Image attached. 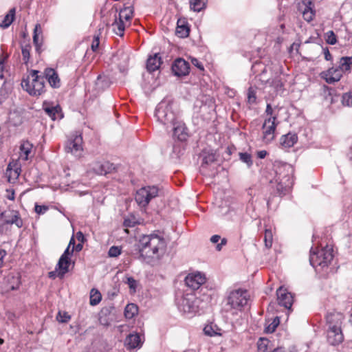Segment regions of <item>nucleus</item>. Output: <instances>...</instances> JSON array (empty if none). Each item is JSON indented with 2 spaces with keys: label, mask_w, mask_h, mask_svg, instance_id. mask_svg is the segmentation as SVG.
Returning <instances> with one entry per match:
<instances>
[{
  "label": "nucleus",
  "mask_w": 352,
  "mask_h": 352,
  "mask_svg": "<svg viewBox=\"0 0 352 352\" xmlns=\"http://www.w3.org/2000/svg\"><path fill=\"white\" fill-rule=\"evenodd\" d=\"M113 169V164L109 162L96 161L89 164V171L102 175L111 173Z\"/></svg>",
  "instance_id": "9d476101"
},
{
  "label": "nucleus",
  "mask_w": 352,
  "mask_h": 352,
  "mask_svg": "<svg viewBox=\"0 0 352 352\" xmlns=\"http://www.w3.org/2000/svg\"><path fill=\"white\" fill-rule=\"evenodd\" d=\"M127 284L130 289L135 290L137 286V281L133 277L127 278Z\"/></svg>",
  "instance_id": "603ef678"
},
{
  "label": "nucleus",
  "mask_w": 352,
  "mask_h": 352,
  "mask_svg": "<svg viewBox=\"0 0 352 352\" xmlns=\"http://www.w3.org/2000/svg\"><path fill=\"white\" fill-rule=\"evenodd\" d=\"M339 69L341 72H348L352 68V56L342 57L340 60Z\"/></svg>",
  "instance_id": "c85d7f7f"
},
{
  "label": "nucleus",
  "mask_w": 352,
  "mask_h": 352,
  "mask_svg": "<svg viewBox=\"0 0 352 352\" xmlns=\"http://www.w3.org/2000/svg\"><path fill=\"white\" fill-rule=\"evenodd\" d=\"M343 318V315L340 312H331L327 314L326 316L327 322L329 324V327H332V326L334 325L340 327Z\"/></svg>",
  "instance_id": "aec40b11"
},
{
  "label": "nucleus",
  "mask_w": 352,
  "mask_h": 352,
  "mask_svg": "<svg viewBox=\"0 0 352 352\" xmlns=\"http://www.w3.org/2000/svg\"><path fill=\"white\" fill-rule=\"evenodd\" d=\"M206 280L205 275L199 272L188 274L184 280L186 285L192 290L198 289Z\"/></svg>",
  "instance_id": "1a4fd4ad"
},
{
  "label": "nucleus",
  "mask_w": 352,
  "mask_h": 352,
  "mask_svg": "<svg viewBox=\"0 0 352 352\" xmlns=\"http://www.w3.org/2000/svg\"><path fill=\"white\" fill-rule=\"evenodd\" d=\"M279 322V318L276 317L273 321L265 327V331L267 333H273L278 326Z\"/></svg>",
  "instance_id": "a19ab883"
},
{
  "label": "nucleus",
  "mask_w": 352,
  "mask_h": 352,
  "mask_svg": "<svg viewBox=\"0 0 352 352\" xmlns=\"http://www.w3.org/2000/svg\"><path fill=\"white\" fill-rule=\"evenodd\" d=\"M75 239H74V236H72V238L70 239V241H69V245L67 247L70 248L72 247V253L74 252V247H75Z\"/></svg>",
  "instance_id": "680f3d73"
},
{
  "label": "nucleus",
  "mask_w": 352,
  "mask_h": 352,
  "mask_svg": "<svg viewBox=\"0 0 352 352\" xmlns=\"http://www.w3.org/2000/svg\"><path fill=\"white\" fill-rule=\"evenodd\" d=\"M76 238L78 241L83 242L84 241V235L81 232H78L76 233Z\"/></svg>",
  "instance_id": "69168bd1"
},
{
  "label": "nucleus",
  "mask_w": 352,
  "mask_h": 352,
  "mask_svg": "<svg viewBox=\"0 0 352 352\" xmlns=\"http://www.w3.org/2000/svg\"><path fill=\"white\" fill-rule=\"evenodd\" d=\"M113 31L118 36H123L125 29L124 22L119 20L116 16L115 21L112 24Z\"/></svg>",
  "instance_id": "7c9ffc66"
},
{
  "label": "nucleus",
  "mask_w": 352,
  "mask_h": 352,
  "mask_svg": "<svg viewBox=\"0 0 352 352\" xmlns=\"http://www.w3.org/2000/svg\"><path fill=\"white\" fill-rule=\"evenodd\" d=\"M273 235L271 230L266 229L264 234L265 246L267 248H270L272 245Z\"/></svg>",
  "instance_id": "58836bf2"
},
{
  "label": "nucleus",
  "mask_w": 352,
  "mask_h": 352,
  "mask_svg": "<svg viewBox=\"0 0 352 352\" xmlns=\"http://www.w3.org/2000/svg\"><path fill=\"white\" fill-rule=\"evenodd\" d=\"M344 340V336L340 326L334 325L329 327L327 341L331 345H338Z\"/></svg>",
  "instance_id": "f8f14e48"
},
{
  "label": "nucleus",
  "mask_w": 352,
  "mask_h": 352,
  "mask_svg": "<svg viewBox=\"0 0 352 352\" xmlns=\"http://www.w3.org/2000/svg\"><path fill=\"white\" fill-rule=\"evenodd\" d=\"M210 241L214 244L217 243L216 250L219 252L227 244V239L226 238L221 239V236L218 234L212 235Z\"/></svg>",
  "instance_id": "473e14b6"
},
{
  "label": "nucleus",
  "mask_w": 352,
  "mask_h": 352,
  "mask_svg": "<svg viewBox=\"0 0 352 352\" xmlns=\"http://www.w3.org/2000/svg\"><path fill=\"white\" fill-rule=\"evenodd\" d=\"M70 261V258L60 257L56 267V270L58 271V276L63 277L67 272H68Z\"/></svg>",
  "instance_id": "4be33fe9"
},
{
  "label": "nucleus",
  "mask_w": 352,
  "mask_h": 352,
  "mask_svg": "<svg viewBox=\"0 0 352 352\" xmlns=\"http://www.w3.org/2000/svg\"><path fill=\"white\" fill-rule=\"evenodd\" d=\"M38 72L32 70L28 78L23 79L21 82L22 87L32 96H39L44 91V77L39 76Z\"/></svg>",
  "instance_id": "39448f33"
},
{
  "label": "nucleus",
  "mask_w": 352,
  "mask_h": 352,
  "mask_svg": "<svg viewBox=\"0 0 352 352\" xmlns=\"http://www.w3.org/2000/svg\"><path fill=\"white\" fill-rule=\"evenodd\" d=\"M333 258V249L331 246L326 245L317 252L311 251L309 256L310 264L314 267H327Z\"/></svg>",
  "instance_id": "423d86ee"
},
{
  "label": "nucleus",
  "mask_w": 352,
  "mask_h": 352,
  "mask_svg": "<svg viewBox=\"0 0 352 352\" xmlns=\"http://www.w3.org/2000/svg\"><path fill=\"white\" fill-rule=\"evenodd\" d=\"M311 2L310 1H307V3H303V8L301 9L302 14L304 19L308 22L311 21L315 14L314 11L311 7Z\"/></svg>",
  "instance_id": "393cba45"
},
{
  "label": "nucleus",
  "mask_w": 352,
  "mask_h": 352,
  "mask_svg": "<svg viewBox=\"0 0 352 352\" xmlns=\"http://www.w3.org/2000/svg\"><path fill=\"white\" fill-rule=\"evenodd\" d=\"M42 45H43V43L37 44V45H34L36 51L38 54H41V52H42V49H41Z\"/></svg>",
  "instance_id": "338daca9"
},
{
  "label": "nucleus",
  "mask_w": 352,
  "mask_h": 352,
  "mask_svg": "<svg viewBox=\"0 0 352 352\" xmlns=\"http://www.w3.org/2000/svg\"><path fill=\"white\" fill-rule=\"evenodd\" d=\"M190 29L184 20L179 19L177 23L176 35L180 38H186L189 35Z\"/></svg>",
  "instance_id": "5701e85b"
},
{
  "label": "nucleus",
  "mask_w": 352,
  "mask_h": 352,
  "mask_svg": "<svg viewBox=\"0 0 352 352\" xmlns=\"http://www.w3.org/2000/svg\"><path fill=\"white\" fill-rule=\"evenodd\" d=\"M162 64L161 57L158 54H155L147 59L146 68L149 72L157 70Z\"/></svg>",
  "instance_id": "412c9836"
},
{
  "label": "nucleus",
  "mask_w": 352,
  "mask_h": 352,
  "mask_svg": "<svg viewBox=\"0 0 352 352\" xmlns=\"http://www.w3.org/2000/svg\"><path fill=\"white\" fill-rule=\"evenodd\" d=\"M72 254L73 253H72V250H70V248L67 247L66 250L64 251L63 254L60 256V257L70 258L69 256Z\"/></svg>",
  "instance_id": "bf43d9fd"
},
{
  "label": "nucleus",
  "mask_w": 352,
  "mask_h": 352,
  "mask_svg": "<svg viewBox=\"0 0 352 352\" xmlns=\"http://www.w3.org/2000/svg\"><path fill=\"white\" fill-rule=\"evenodd\" d=\"M6 252L3 250H0V267H1L3 263V258L6 256Z\"/></svg>",
  "instance_id": "0e129e2a"
},
{
  "label": "nucleus",
  "mask_w": 352,
  "mask_h": 352,
  "mask_svg": "<svg viewBox=\"0 0 352 352\" xmlns=\"http://www.w3.org/2000/svg\"><path fill=\"white\" fill-rule=\"evenodd\" d=\"M342 76V72L338 67H331L327 71L322 73V77L329 84H332L339 81Z\"/></svg>",
  "instance_id": "dca6fc26"
},
{
  "label": "nucleus",
  "mask_w": 352,
  "mask_h": 352,
  "mask_svg": "<svg viewBox=\"0 0 352 352\" xmlns=\"http://www.w3.org/2000/svg\"><path fill=\"white\" fill-rule=\"evenodd\" d=\"M138 313V307L133 303L128 304L124 309V316L127 319L133 318Z\"/></svg>",
  "instance_id": "72a5a7b5"
},
{
  "label": "nucleus",
  "mask_w": 352,
  "mask_h": 352,
  "mask_svg": "<svg viewBox=\"0 0 352 352\" xmlns=\"http://www.w3.org/2000/svg\"><path fill=\"white\" fill-rule=\"evenodd\" d=\"M180 152V144L179 142L173 144V153L175 154L177 157L179 156Z\"/></svg>",
  "instance_id": "13d9d810"
},
{
  "label": "nucleus",
  "mask_w": 352,
  "mask_h": 352,
  "mask_svg": "<svg viewBox=\"0 0 352 352\" xmlns=\"http://www.w3.org/2000/svg\"><path fill=\"white\" fill-rule=\"evenodd\" d=\"M158 194L159 188L157 186H144L136 191L135 200L140 207L145 208L153 199L158 196Z\"/></svg>",
  "instance_id": "0eeeda50"
},
{
  "label": "nucleus",
  "mask_w": 352,
  "mask_h": 352,
  "mask_svg": "<svg viewBox=\"0 0 352 352\" xmlns=\"http://www.w3.org/2000/svg\"><path fill=\"white\" fill-rule=\"evenodd\" d=\"M140 336L137 333H131L125 339L124 344L128 349L140 348L142 346Z\"/></svg>",
  "instance_id": "a211bd4d"
},
{
  "label": "nucleus",
  "mask_w": 352,
  "mask_h": 352,
  "mask_svg": "<svg viewBox=\"0 0 352 352\" xmlns=\"http://www.w3.org/2000/svg\"><path fill=\"white\" fill-rule=\"evenodd\" d=\"M41 33L42 30L41 25L37 23L34 29L33 43L34 45L43 43L42 37L39 38V34H41Z\"/></svg>",
  "instance_id": "4c0bfd02"
},
{
  "label": "nucleus",
  "mask_w": 352,
  "mask_h": 352,
  "mask_svg": "<svg viewBox=\"0 0 352 352\" xmlns=\"http://www.w3.org/2000/svg\"><path fill=\"white\" fill-rule=\"evenodd\" d=\"M166 246L164 239L155 234L142 236L139 241V252L144 259L158 258L164 252Z\"/></svg>",
  "instance_id": "7ed1b4c3"
},
{
  "label": "nucleus",
  "mask_w": 352,
  "mask_h": 352,
  "mask_svg": "<svg viewBox=\"0 0 352 352\" xmlns=\"http://www.w3.org/2000/svg\"><path fill=\"white\" fill-rule=\"evenodd\" d=\"M102 299L100 293L96 289H92L90 292V305L95 306L98 305Z\"/></svg>",
  "instance_id": "c9c22d12"
},
{
  "label": "nucleus",
  "mask_w": 352,
  "mask_h": 352,
  "mask_svg": "<svg viewBox=\"0 0 352 352\" xmlns=\"http://www.w3.org/2000/svg\"><path fill=\"white\" fill-rule=\"evenodd\" d=\"M275 176L270 180L272 188H275L276 194L285 195L294 184V168L287 163L276 162L274 166Z\"/></svg>",
  "instance_id": "f03ea898"
},
{
  "label": "nucleus",
  "mask_w": 352,
  "mask_h": 352,
  "mask_svg": "<svg viewBox=\"0 0 352 352\" xmlns=\"http://www.w3.org/2000/svg\"><path fill=\"white\" fill-rule=\"evenodd\" d=\"M265 113H267V115L270 116V117L274 116V115H273V109H272V107L270 104H267ZM274 116H276L274 115Z\"/></svg>",
  "instance_id": "052dcab7"
},
{
  "label": "nucleus",
  "mask_w": 352,
  "mask_h": 352,
  "mask_svg": "<svg viewBox=\"0 0 352 352\" xmlns=\"http://www.w3.org/2000/svg\"><path fill=\"white\" fill-rule=\"evenodd\" d=\"M267 154V151L263 150V151H260L258 152L257 156L260 159H263L266 157Z\"/></svg>",
  "instance_id": "e2e57ef3"
},
{
  "label": "nucleus",
  "mask_w": 352,
  "mask_h": 352,
  "mask_svg": "<svg viewBox=\"0 0 352 352\" xmlns=\"http://www.w3.org/2000/svg\"><path fill=\"white\" fill-rule=\"evenodd\" d=\"M256 97L254 90L250 87L248 91V102L250 104L256 102Z\"/></svg>",
  "instance_id": "49530a36"
},
{
  "label": "nucleus",
  "mask_w": 352,
  "mask_h": 352,
  "mask_svg": "<svg viewBox=\"0 0 352 352\" xmlns=\"http://www.w3.org/2000/svg\"><path fill=\"white\" fill-rule=\"evenodd\" d=\"M133 14V8L131 6L124 7L120 10L118 19L121 21H129L132 18Z\"/></svg>",
  "instance_id": "bb28decb"
},
{
  "label": "nucleus",
  "mask_w": 352,
  "mask_h": 352,
  "mask_svg": "<svg viewBox=\"0 0 352 352\" xmlns=\"http://www.w3.org/2000/svg\"><path fill=\"white\" fill-rule=\"evenodd\" d=\"M32 47L30 44H26L21 47V53L24 64L27 65L30 58V51Z\"/></svg>",
  "instance_id": "e433bc0d"
},
{
  "label": "nucleus",
  "mask_w": 352,
  "mask_h": 352,
  "mask_svg": "<svg viewBox=\"0 0 352 352\" xmlns=\"http://www.w3.org/2000/svg\"><path fill=\"white\" fill-rule=\"evenodd\" d=\"M200 157L201 158L202 168L209 164H211L216 160L215 155L212 153L203 152L201 154Z\"/></svg>",
  "instance_id": "2f4dec72"
},
{
  "label": "nucleus",
  "mask_w": 352,
  "mask_h": 352,
  "mask_svg": "<svg viewBox=\"0 0 352 352\" xmlns=\"http://www.w3.org/2000/svg\"><path fill=\"white\" fill-rule=\"evenodd\" d=\"M324 58L327 60H329L331 59V55L328 50H326V51L324 52Z\"/></svg>",
  "instance_id": "774afa93"
},
{
  "label": "nucleus",
  "mask_w": 352,
  "mask_h": 352,
  "mask_svg": "<svg viewBox=\"0 0 352 352\" xmlns=\"http://www.w3.org/2000/svg\"><path fill=\"white\" fill-rule=\"evenodd\" d=\"M276 116L270 117L265 120L262 126L263 140L268 143L272 141L275 137L276 128L278 124Z\"/></svg>",
  "instance_id": "6e6552de"
},
{
  "label": "nucleus",
  "mask_w": 352,
  "mask_h": 352,
  "mask_svg": "<svg viewBox=\"0 0 352 352\" xmlns=\"http://www.w3.org/2000/svg\"><path fill=\"white\" fill-rule=\"evenodd\" d=\"M48 210V207L46 206H35V212L39 214H44Z\"/></svg>",
  "instance_id": "864d4df0"
},
{
  "label": "nucleus",
  "mask_w": 352,
  "mask_h": 352,
  "mask_svg": "<svg viewBox=\"0 0 352 352\" xmlns=\"http://www.w3.org/2000/svg\"><path fill=\"white\" fill-rule=\"evenodd\" d=\"M45 76L52 87L58 88L60 87V78L54 69L47 68L45 70Z\"/></svg>",
  "instance_id": "6ab92c4d"
},
{
  "label": "nucleus",
  "mask_w": 352,
  "mask_h": 352,
  "mask_svg": "<svg viewBox=\"0 0 352 352\" xmlns=\"http://www.w3.org/2000/svg\"><path fill=\"white\" fill-rule=\"evenodd\" d=\"M15 16V9L12 8L9 12L4 16L1 22H0V27L3 28H8L13 22Z\"/></svg>",
  "instance_id": "c756f323"
},
{
  "label": "nucleus",
  "mask_w": 352,
  "mask_h": 352,
  "mask_svg": "<svg viewBox=\"0 0 352 352\" xmlns=\"http://www.w3.org/2000/svg\"><path fill=\"white\" fill-rule=\"evenodd\" d=\"M155 117L157 121L164 126L168 130L171 128L173 135L180 140L184 138L183 124L177 121L176 113L174 111V104L169 99L162 100L156 107Z\"/></svg>",
  "instance_id": "f257e3e1"
},
{
  "label": "nucleus",
  "mask_w": 352,
  "mask_h": 352,
  "mask_svg": "<svg viewBox=\"0 0 352 352\" xmlns=\"http://www.w3.org/2000/svg\"><path fill=\"white\" fill-rule=\"evenodd\" d=\"M240 160L245 163L248 167H250L252 165V160L251 155L248 153H239Z\"/></svg>",
  "instance_id": "ea45409f"
},
{
  "label": "nucleus",
  "mask_w": 352,
  "mask_h": 352,
  "mask_svg": "<svg viewBox=\"0 0 352 352\" xmlns=\"http://www.w3.org/2000/svg\"><path fill=\"white\" fill-rule=\"evenodd\" d=\"M172 71L175 76H186L189 72V64L183 58H177L172 65Z\"/></svg>",
  "instance_id": "2eb2a0df"
},
{
  "label": "nucleus",
  "mask_w": 352,
  "mask_h": 352,
  "mask_svg": "<svg viewBox=\"0 0 352 352\" xmlns=\"http://www.w3.org/2000/svg\"><path fill=\"white\" fill-rule=\"evenodd\" d=\"M179 309L184 313H195L197 306L195 304V298L192 296H184L179 303Z\"/></svg>",
  "instance_id": "4468645a"
},
{
  "label": "nucleus",
  "mask_w": 352,
  "mask_h": 352,
  "mask_svg": "<svg viewBox=\"0 0 352 352\" xmlns=\"http://www.w3.org/2000/svg\"><path fill=\"white\" fill-rule=\"evenodd\" d=\"M325 41L328 44L330 45H334L336 43V36L333 31H328L325 34Z\"/></svg>",
  "instance_id": "79ce46f5"
},
{
  "label": "nucleus",
  "mask_w": 352,
  "mask_h": 352,
  "mask_svg": "<svg viewBox=\"0 0 352 352\" xmlns=\"http://www.w3.org/2000/svg\"><path fill=\"white\" fill-rule=\"evenodd\" d=\"M32 147L33 145L30 142L23 141L20 145V157L23 160H28Z\"/></svg>",
  "instance_id": "b1692460"
},
{
  "label": "nucleus",
  "mask_w": 352,
  "mask_h": 352,
  "mask_svg": "<svg viewBox=\"0 0 352 352\" xmlns=\"http://www.w3.org/2000/svg\"><path fill=\"white\" fill-rule=\"evenodd\" d=\"M192 63L195 66L197 67V68H199L200 70H204V66L202 65V63L199 60H197V58H192Z\"/></svg>",
  "instance_id": "4d7b16f0"
},
{
  "label": "nucleus",
  "mask_w": 352,
  "mask_h": 352,
  "mask_svg": "<svg viewBox=\"0 0 352 352\" xmlns=\"http://www.w3.org/2000/svg\"><path fill=\"white\" fill-rule=\"evenodd\" d=\"M56 318L60 322H67L69 320L70 316L67 313L62 314L61 312L59 311Z\"/></svg>",
  "instance_id": "8fccbe9b"
},
{
  "label": "nucleus",
  "mask_w": 352,
  "mask_h": 352,
  "mask_svg": "<svg viewBox=\"0 0 352 352\" xmlns=\"http://www.w3.org/2000/svg\"><path fill=\"white\" fill-rule=\"evenodd\" d=\"M1 217L3 219L5 224H14L19 228H21L23 225V220L18 211H5L1 213Z\"/></svg>",
  "instance_id": "9b49d317"
},
{
  "label": "nucleus",
  "mask_w": 352,
  "mask_h": 352,
  "mask_svg": "<svg viewBox=\"0 0 352 352\" xmlns=\"http://www.w3.org/2000/svg\"><path fill=\"white\" fill-rule=\"evenodd\" d=\"M122 252V250L120 247L118 246H111L108 252V255L109 257H118Z\"/></svg>",
  "instance_id": "a18cd8bd"
},
{
  "label": "nucleus",
  "mask_w": 352,
  "mask_h": 352,
  "mask_svg": "<svg viewBox=\"0 0 352 352\" xmlns=\"http://www.w3.org/2000/svg\"><path fill=\"white\" fill-rule=\"evenodd\" d=\"M249 295L246 289H236L228 292L225 299V310L227 312L237 314L247 305Z\"/></svg>",
  "instance_id": "20e7f679"
},
{
  "label": "nucleus",
  "mask_w": 352,
  "mask_h": 352,
  "mask_svg": "<svg viewBox=\"0 0 352 352\" xmlns=\"http://www.w3.org/2000/svg\"><path fill=\"white\" fill-rule=\"evenodd\" d=\"M204 331L206 335L209 336H213L215 335L220 334L219 333H217L216 331H214L213 329V327L212 325H206L204 328Z\"/></svg>",
  "instance_id": "09e8293b"
},
{
  "label": "nucleus",
  "mask_w": 352,
  "mask_h": 352,
  "mask_svg": "<svg viewBox=\"0 0 352 352\" xmlns=\"http://www.w3.org/2000/svg\"><path fill=\"white\" fill-rule=\"evenodd\" d=\"M7 58H8V56H4L3 55H1L0 57V78H3V72L4 69V63L6 60Z\"/></svg>",
  "instance_id": "3c124183"
},
{
  "label": "nucleus",
  "mask_w": 352,
  "mask_h": 352,
  "mask_svg": "<svg viewBox=\"0 0 352 352\" xmlns=\"http://www.w3.org/2000/svg\"><path fill=\"white\" fill-rule=\"evenodd\" d=\"M278 302L280 306L289 309L293 304V296L286 289L280 287L276 291Z\"/></svg>",
  "instance_id": "ddd939ff"
},
{
  "label": "nucleus",
  "mask_w": 352,
  "mask_h": 352,
  "mask_svg": "<svg viewBox=\"0 0 352 352\" xmlns=\"http://www.w3.org/2000/svg\"><path fill=\"white\" fill-rule=\"evenodd\" d=\"M82 138L80 135H74L68 140L65 149L67 152L76 153L82 150Z\"/></svg>",
  "instance_id": "f3484780"
},
{
  "label": "nucleus",
  "mask_w": 352,
  "mask_h": 352,
  "mask_svg": "<svg viewBox=\"0 0 352 352\" xmlns=\"http://www.w3.org/2000/svg\"><path fill=\"white\" fill-rule=\"evenodd\" d=\"M269 340L266 338H260L258 341V349L261 352H265L267 349Z\"/></svg>",
  "instance_id": "c03bdc74"
},
{
  "label": "nucleus",
  "mask_w": 352,
  "mask_h": 352,
  "mask_svg": "<svg viewBox=\"0 0 352 352\" xmlns=\"http://www.w3.org/2000/svg\"><path fill=\"white\" fill-rule=\"evenodd\" d=\"M272 86H273L276 91L278 92L282 89L283 84L281 82L280 78L277 77L272 80Z\"/></svg>",
  "instance_id": "de8ad7c7"
},
{
  "label": "nucleus",
  "mask_w": 352,
  "mask_h": 352,
  "mask_svg": "<svg viewBox=\"0 0 352 352\" xmlns=\"http://www.w3.org/2000/svg\"><path fill=\"white\" fill-rule=\"evenodd\" d=\"M298 137L296 134L288 133L282 137L281 144L287 148L292 147L297 142Z\"/></svg>",
  "instance_id": "cd10ccee"
},
{
  "label": "nucleus",
  "mask_w": 352,
  "mask_h": 352,
  "mask_svg": "<svg viewBox=\"0 0 352 352\" xmlns=\"http://www.w3.org/2000/svg\"><path fill=\"white\" fill-rule=\"evenodd\" d=\"M45 113L53 120H55L57 118L61 119L63 115L61 113V108L59 105L48 107L44 109Z\"/></svg>",
  "instance_id": "a878e982"
},
{
  "label": "nucleus",
  "mask_w": 352,
  "mask_h": 352,
  "mask_svg": "<svg viewBox=\"0 0 352 352\" xmlns=\"http://www.w3.org/2000/svg\"><path fill=\"white\" fill-rule=\"evenodd\" d=\"M99 37L96 36L93 41V43L91 44V49L94 52L96 51L99 47Z\"/></svg>",
  "instance_id": "5fc2aeb1"
},
{
  "label": "nucleus",
  "mask_w": 352,
  "mask_h": 352,
  "mask_svg": "<svg viewBox=\"0 0 352 352\" xmlns=\"http://www.w3.org/2000/svg\"><path fill=\"white\" fill-rule=\"evenodd\" d=\"M136 224V221L130 219H126L124 221V226L125 227H133Z\"/></svg>",
  "instance_id": "6e6d98bb"
},
{
  "label": "nucleus",
  "mask_w": 352,
  "mask_h": 352,
  "mask_svg": "<svg viewBox=\"0 0 352 352\" xmlns=\"http://www.w3.org/2000/svg\"><path fill=\"white\" fill-rule=\"evenodd\" d=\"M342 102L343 105L347 107L352 106V92L345 93L342 96Z\"/></svg>",
  "instance_id": "37998d69"
},
{
  "label": "nucleus",
  "mask_w": 352,
  "mask_h": 352,
  "mask_svg": "<svg viewBox=\"0 0 352 352\" xmlns=\"http://www.w3.org/2000/svg\"><path fill=\"white\" fill-rule=\"evenodd\" d=\"M190 7L195 12H200L206 8L205 0H190Z\"/></svg>",
  "instance_id": "f704fd0d"
}]
</instances>
